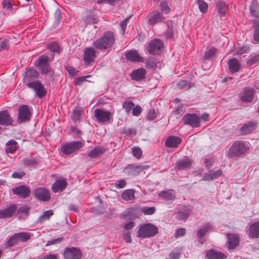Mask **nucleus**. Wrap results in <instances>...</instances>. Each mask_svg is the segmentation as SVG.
I'll list each match as a JSON object with an SVG mask.
<instances>
[{
	"label": "nucleus",
	"mask_w": 259,
	"mask_h": 259,
	"mask_svg": "<svg viewBox=\"0 0 259 259\" xmlns=\"http://www.w3.org/2000/svg\"><path fill=\"white\" fill-rule=\"evenodd\" d=\"M96 53V50L93 48H87L84 50L83 60L85 65H89L92 62H95L97 57Z\"/></svg>",
	"instance_id": "nucleus-24"
},
{
	"label": "nucleus",
	"mask_w": 259,
	"mask_h": 259,
	"mask_svg": "<svg viewBox=\"0 0 259 259\" xmlns=\"http://www.w3.org/2000/svg\"><path fill=\"white\" fill-rule=\"evenodd\" d=\"M226 236L227 241L226 243V246L228 250H234L239 246L240 239L238 234L228 233Z\"/></svg>",
	"instance_id": "nucleus-17"
},
{
	"label": "nucleus",
	"mask_w": 259,
	"mask_h": 259,
	"mask_svg": "<svg viewBox=\"0 0 259 259\" xmlns=\"http://www.w3.org/2000/svg\"><path fill=\"white\" fill-rule=\"evenodd\" d=\"M82 21L85 26L97 24L99 21L98 14L93 10H90L82 18Z\"/></svg>",
	"instance_id": "nucleus-20"
},
{
	"label": "nucleus",
	"mask_w": 259,
	"mask_h": 259,
	"mask_svg": "<svg viewBox=\"0 0 259 259\" xmlns=\"http://www.w3.org/2000/svg\"><path fill=\"white\" fill-rule=\"evenodd\" d=\"M34 197L40 201L47 202L51 199L50 191L45 187H38L33 191Z\"/></svg>",
	"instance_id": "nucleus-16"
},
{
	"label": "nucleus",
	"mask_w": 259,
	"mask_h": 259,
	"mask_svg": "<svg viewBox=\"0 0 259 259\" xmlns=\"http://www.w3.org/2000/svg\"><path fill=\"white\" fill-rule=\"evenodd\" d=\"M249 149L248 143L242 140H237L233 143L229 149L226 156L229 159H233L244 155Z\"/></svg>",
	"instance_id": "nucleus-3"
},
{
	"label": "nucleus",
	"mask_w": 259,
	"mask_h": 259,
	"mask_svg": "<svg viewBox=\"0 0 259 259\" xmlns=\"http://www.w3.org/2000/svg\"><path fill=\"white\" fill-rule=\"evenodd\" d=\"M17 209V205L15 204H12L7 208L0 210V219L12 218L15 213Z\"/></svg>",
	"instance_id": "nucleus-32"
},
{
	"label": "nucleus",
	"mask_w": 259,
	"mask_h": 259,
	"mask_svg": "<svg viewBox=\"0 0 259 259\" xmlns=\"http://www.w3.org/2000/svg\"><path fill=\"white\" fill-rule=\"evenodd\" d=\"M255 90L253 88L245 87L238 95L239 99L242 102L249 103L253 101Z\"/></svg>",
	"instance_id": "nucleus-12"
},
{
	"label": "nucleus",
	"mask_w": 259,
	"mask_h": 259,
	"mask_svg": "<svg viewBox=\"0 0 259 259\" xmlns=\"http://www.w3.org/2000/svg\"><path fill=\"white\" fill-rule=\"evenodd\" d=\"M27 87L32 90L34 92L36 96L39 99L43 98L47 94V91L44 85L38 80L28 83Z\"/></svg>",
	"instance_id": "nucleus-11"
},
{
	"label": "nucleus",
	"mask_w": 259,
	"mask_h": 259,
	"mask_svg": "<svg viewBox=\"0 0 259 259\" xmlns=\"http://www.w3.org/2000/svg\"><path fill=\"white\" fill-rule=\"evenodd\" d=\"M147 73L146 69L141 67L133 70L130 73V77L132 80L140 82L146 79Z\"/></svg>",
	"instance_id": "nucleus-21"
},
{
	"label": "nucleus",
	"mask_w": 259,
	"mask_h": 259,
	"mask_svg": "<svg viewBox=\"0 0 259 259\" xmlns=\"http://www.w3.org/2000/svg\"><path fill=\"white\" fill-rule=\"evenodd\" d=\"M155 207L154 206H144L141 209V211L146 215H152L155 213Z\"/></svg>",
	"instance_id": "nucleus-57"
},
{
	"label": "nucleus",
	"mask_w": 259,
	"mask_h": 259,
	"mask_svg": "<svg viewBox=\"0 0 259 259\" xmlns=\"http://www.w3.org/2000/svg\"><path fill=\"white\" fill-rule=\"evenodd\" d=\"M163 42L159 38L151 40L145 47L147 52L152 55H159L164 49Z\"/></svg>",
	"instance_id": "nucleus-6"
},
{
	"label": "nucleus",
	"mask_w": 259,
	"mask_h": 259,
	"mask_svg": "<svg viewBox=\"0 0 259 259\" xmlns=\"http://www.w3.org/2000/svg\"><path fill=\"white\" fill-rule=\"evenodd\" d=\"M115 34L114 32L105 31L100 38L94 41L93 45L97 50L104 51L111 49L115 43Z\"/></svg>",
	"instance_id": "nucleus-2"
},
{
	"label": "nucleus",
	"mask_w": 259,
	"mask_h": 259,
	"mask_svg": "<svg viewBox=\"0 0 259 259\" xmlns=\"http://www.w3.org/2000/svg\"><path fill=\"white\" fill-rule=\"evenodd\" d=\"M218 52L219 50L214 47H211L209 49L207 48L204 55L200 58V61L202 63H205L207 60H213L215 59Z\"/></svg>",
	"instance_id": "nucleus-29"
},
{
	"label": "nucleus",
	"mask_w": 259,
	"mask_h": 259,
	"mask_svg": "<svg viewBox=\"0 0 259 259\" xmlns=\"http://www.w3.org/2000/svg\"><path fill=\"white\" fill-rule=\"evenodd\" d=\"M181 122L184 125H189L193 128H198L201 126L200 117L195 113L185 114L182 118Z\"/></svg>",
	"instance_id": "nucleus-7"
},
{
	"label": "nucleus",
	"mask_w": 259,
	"mask_h": 259,
	"mask_svg": "<svg viewBox=\"0 0 259 259\" xmlns=\"http://www.w3.org/2000/svg\"><path fill=\"white\" fill-rule=\"evenodd\" d=\"M17 142L15 140H11L6 143V146H9L6 150V152L8 153H14L18 149Z\"/></svg>",
	"instance_id": "nucleus-47"
},
{
	"label": "nucleus",
	"mask_w": 259,
	"mask_h": 259,
	"mask_svg": "<svg viewBox=\"0 0 259 259\" xmlns=\"http://www.w3.org/2000/svg\"><path fill=\"white\" fill-rule=\"evenodd\" d=\"M63 256L65 259H81L82 253L79 247H67L65 248Z\"/></svg>",
	"instance_id": "nucleus-15"
},
{
	"label": "nucleus",
	"mask_w": 259,
	"mask_h": 259,
	"mask_svg": "<svg viewBox=\"0 0 259 259\" xmlns=\"http://www.w3.org/2000/svg\"><path fill=\"white\" fill-rule=\"evenodd\" d=\"M159 114V111L158 109L151 108L147 111L145 119L146 120L154 121L157 119Z\"/></svg>",
	"instance_id": "nucleus-42"
},
{
	"label": "nucleus",
	"mask_w": 259,
	"mask_h": 259,
	"mask_svg": "<svg viewBox=\"0 0 259 259\" xmlns=\"http://www.w3.org/2000/svg\"><path fill=\"white\" fill-rule=\"evenodd\" d=\"M69 131L70 133H74L76 137L80 138V136L82 134V132L79 128H77L76 126L71 125L69 127Z\"/></svg>",
	"instance_id": "nucleus-62"
},
{
	"label": "nucleus",
	"mask_w": 259,
	"mask_h": 259,
	"mask_svg": "<svg viewBox=\"0 0 259 259\" xmlns=\"http://www.w3.org/2000/svg\"><path fill=\"white\" fill-rule=\"evenodd\" d=\"M165 19V17L163 16L162 12L155 11L151 12L149 15L148 23L149 25L154 26L157 23L163 22Z\"/></svg>",
	"instance_id": "nucleus-19"
},
{
	"label": "nucleus",
	"mask_w": 259,
	"mask_h": 259,
	"mask_svg": "<svg viewBox=\"0 0 259 259\" xmlns=\"http://www.w3.org/2000/svg\"><path fill=\"white\" fill-rule=\"evenodd\" d=\"M186 234V230L184 228H178L176 230L174 236L175 238H178L180 237L184 236Z\"/></svg>",
	"instance_id": "nucleus-64"
},
{
	"label": "nucleus",
	"mask_w": 259,
	"mask_h": 259,
	"mask_svg": "<svg viewBox=\"0 0 259 259\" xmlns=\"http://www.w3.org/2000/svg\"><path fill=\"white\" fill-rule=\"evenodd\" d=\"M144 170V167L142 165L129 164L124 168L123 171L128 176H137Z\"/></svg>",
	"instance_id": "nucleus-23"
},
{
	"label": "nucleus",
	"mask_w": 259,
	"mask_h": 259,
	"mask_svg": "<svg viewBox=\"0 0 259 259\" xmlns=\"http://www.w3.org/2000/svg\"><path fill=\"white\" fill-rule=\"evenodd\" d=\"M124 56L126 60L131 62H144V58L140 55L137 50H128Z\"/></svg>",
	"instance_id": "nucleus-26"
},
{
	"label": "nucleus",
	"mask_w": 259,
	"mask_h": 259,
	"mask_svg": "<svg viewBox=\"0 0 259 259\" xmlns=\"http://www.w3.org/2000/svg\"><path fill=\"white\" fill-rule=\"evenodd\" d=\"M182 142V139L181 137L171 135L166 139L164 145L167 148H177L181 144Z\"/></svg>",
	"instance_id": "nucleus-28"
},
{
	"label": "nucleus",
	"mask_w": 259,
	"mask_h": 259,
	"mask_svg": "<svg viewBox=\"0 0 259 259\" xmlns=\"http://www.w3.org/2000/svg\"><path fill=\"white\" fill-rule=\"evenodd\" d=\"M199 9L203 14L206 13L208 10V5L204 0H197Z\"/></svg>",
	"instance_id": "nucleus-55"
},
{
	"label": "nucleus",
	"mask_w": 259,
	"mask_h": 259,
	"mask_svg": "<svg viewBox=\"0 0 259 259\" xmlns=\"http://www.w3.org/2000/svg\"><path fill=\"white\" fill-rule=\"evenodd\" d=\"M94 116L99 122L110 123L113 119V113L105 109L97 108L94 111Z\"/></svg>",
	"instance_id": "nucleus-8"
},
{
	"label": "nucleus",
	"mask_w": 259,
	"mask_h": 259,
	"mask_svg": "<svg viewBox=\"0 0 259 259\" xmlns=\"http://www.w3.org/2000/svg\"><path fill=\"white\" fill-rule=\"evenodd\" d=\"M83 146V144L82 142L80 141H74L64 144L61 146L60 150L63 154L69 155L78 150Z\"/></svg>",
	"instance_id": "nucleus-10"
},
{
	"label": "nucleus",
	"mask_w": 259,
	"mask_h": 259,
	"mask_svg": "<svg viewBox=\"0 0 259 259\" xmlns=\"http://www.w3.org/2000/svg\"><path fill=\"white\" fill-rule=\"evenodd\" d=\"M14 194L18 195L20 198H26L31 194L30 188L26 185H21L12 189Z\"/></svg>",
	"instance_id": "nucleus-25"
},
{
	"label": "nucleus",
	"mask_w": 259,
	"mask_h": 259,
	"mask_svg": "<svg viewBox=\"0 0 259 259\" xmlns=\"http://www.w3.org/2000/svg\"><path fill=\"white\" fill-rule=\"evenodd\" d=\"M250 48L248 46L245 45L241 46L240 44L237 45L233 53L234 55H241L243 54L249 53Z\"/></svg>",
	"instance_id": "nucleus-48"
},
{
	"label": "nucleus",
	"mask_w": 259,
	"mask_h": 259,
	"mask_svg": "<svg viewBox=\"0 0 259 259\" xmlns=\"http://www.w3.org/2000/svg\"><path fill=\"white\" fill-rule=\"evenodd\" d=\"M32 113L27 105L19 106L18 109L17 121L19 123L27 122L30 120Z\"/></svg>",
	"instance_id": "nucleus-9"
},
{
	"label": "nucleus",
	"mask_w": 259,
	"mask_h": 259,
	"mask_svg": "<svg viewBox=\"0 0 259 259\" xmlns=\"http://www.w3.org/2000/svg\"><path fill=\"white\" fill-rule=\"evenodd\" d=\"M144 62L148 69L156 70L157 68V59L154 57H149Z\"/></svg>",
	"instance_id": "nucleus-43"
},
{
	"label": "nucleus",
	"mask_w": 259,
	"mask_h": 259,
	"mask_svg": "<svg viewBox=\"0 0 259 259\" xmlns=\"http://www.w3.org/2000/svg\"><path fill=\"white\" fill-rule=\"evenodd\" d=\"M216 6L218 11L219 16L221 18L226 16L227 11L228 10L229 5L223 0H218L216 3Z\"/></svg>",
	"instance_id": "nucleus-39"
},
{
	"label": "nucleus",
	"mask_w": 259,
	"mask_h": 259,
	"mask_svg": "<svg viewBox=\"0 0 259 259\" xmlns=\"http://www.w3.org/2000/svg\"><path fill=\"white\" fill-rule=\"evenodd\" d=\"M227 64L229 72L231 73H235L239 71L241 68V64L240 61L236 58L230 59Z\"/></svg>",
	"instance_id": "nucleus-36"
},
{
	"label": "nucleus",
	"mask_w": 259,
	"mask_h": 259,
	"mask_svg": "<svg viewBox=\"0 0 259 259\" xmlns=\"http://www.w3.org/2000/svg\"><path fill=\"white\" fill-rule=\"evenodd\" d=\"M192 163L193 160L185 156L175 163L174 169L176 171L187 170L191 167Z\"/></svg>",
	"instance_id": "nucleus-18"
},
{
	"label": "nucleus",
	"mask_w": 259,
	"mask_h": 259,
	"mask_svg": "<svg viewBox=\"0 0 259 259\" xmlns=\"http://www.w3.org/2000/svg\"><path fill=\"white\" fill-rule=\"evenodd\" d=\"M10 48V40L8 39H5L2 42H0V52L8 50Z\"/></svg>",
	"instance_id": "nucleus-61"
},
{
	"label": "nucleus",
	"mask_w": 259,
	"mask_h": 259,
	"mask_svg": "<svg viewBox=\"0 0 259 259\" xmlns=\"http://www.w3.org/2000/svg\"><path fill=\"white\" fill-rule=\"evenodd\" d=\"M65 69L67 71L70 76H74L76 75L77 73L79 72L78 70H76L75 68L72 66L67 65L65 66Z\"/></svg>",
	"instance_id": "nucleus-63"
},
{
	"label": "nucleus",
	"mask_w": 259,
	"mask_h": 259,
	"mask_svg": "<svg viewBox=\"0 0 259 259\" xmlns=\"http://www.w3.org/2000/svg\"><path fill=\"white\" fill-rule=\"evenodd\" d=\"M135 190L134 189H127L124 191L121 195V198L125 201L133 200L135 199Z\"/></svg>",
	"instance_id": "nucleus-44"
},
{
	"label": "nucleus",
	"mask_w": 259,
	"mask_h": 259,
	"mask_svg": "<svg viewBox=\"0 0 259 259\" xmlns=\"http://www.w3.org/2000/svg\"><path fill=\"white\" fill-rule=\"evenodd\" d=\"M120 135L124 136L125 139L129 137H133L136 135L137 132L135 128H123L120 131Z\"/></svg>",
	"instance_id": "nucleus-49"
},
{
	"label": "nucleus",
	"mask_w": 259,
	"mask_h": 259,
	"mask_svg": "<svg viewBox=\"0 0 259 259\" xmlns=\"http://www.w3.org/2000/svg\"><path fill=\"white\" fill-rule=\"evenodd\" d=\"M14 120L7 110L0 111V125L5 126L14 125Z\"/></svg>",
	"instance_id": "nucleus-31"
},
{
	"label": "nucleus",
	"mask_w": 259,
	"mask_h": 259,
	"mask_svg": "<svg viewBox=\"0 0 259 259\" xmlns=\"http://www.w3.org/2000/svg\"><path fill=\"white\" fill-rule=\"evenodd\" d=\"M132 154L135 157L139 159L142 157V151L140 147L135 146L132 148Z\"/></svg>",
	"instance_id": "nucleus-58"
},
{
	"label": "nucleus",
	"mask_w": 259,
	"mask_h": 259,
	"mask_svg": "<svg viewBox=\"0 0 259 259\" xmlns=\"http://www.w3.org/2000/svg\"><path fill=\"white\" fill-rule=\"evenodd\" d=\"M67 184L65 179H58L52 184L51 190L54 193L62 192L67 187Z\"/></svg>",
	"instance_id": "nucleus-34"
},
{
	"label": "nucleus",
	"mask_w": 259,
	"mask_h": 259,
	"mask_svg": "<svg viewBox=\"0 0 259 259\" xmlns=\"http://www.w3.org/2000/svg\"><path fill=\"white\" fill-rule=\"evenodd\" d=\"M53 214L54 212L52 210L45 211L44 213L38 218L37 221L39 223H42L47 220H49L50 217Z\"/></svg>",
	"instance_id": "nucleus-52"
},
{
	"label": "nucleus",
	"mask_w": 259,
	"mask_h": 259,
	"mask_svg": "<svg viewBox=\"0 0 259 259\" xmlns=\"http://www.w3.org/2000/svg\"><path fill=\"white\" fill-rule=\"evenodd\" d=\"M140 210L137 206L129 207L126 209V215L128 217H137L139 214Z\"/></svg>",
	"instance_id": "nucleus-50"
},
{
	"label": "nucleus",
	"mask_w": 259,
	"mask_h": 259,
	"mask_svg": "<svg viewBox=\"0 0 259 259\" xmlns=\"http://www.w3.org/2000/svg\"><path fill=\"white\" fill-rule=\"evenodd\" d=\"M223 174V171L221 169H219L216 171L210 170L209 173L205 172L204 174L202 180L205 181H211L217 179Z\"/></svg>",
	"instance_id": "nucleus-35"
},
{
	"label": "nucleus",
	"mask_w": 259,
	"mask_h": 259,
	"mask_svg": "<svg viewBox=\"0 0 259 259\" xmlns=\"http://www.w3.org/2000/svg\"><path fill=\"white\" fill-rule=\"evenodd\" d=\"M159 6L161 8L160 12H162V13L163 12L166 15L170 13L171 9L168 6V2L167 1L162 0L160 2Z\"/></svg>",
	"instance_id": "nucleus-53"
},
{
	"label": "nucleus",
	"mask_w": 259,
	"mask_h": 259,
	"mask_svg": "<svg viewBox=\"0 0 259 259\" xmlns=\"http://www.w3.org/2000/svg\"><path fill=\"white\" fill-rule=\"evenodd\" d=\"M46 47L54 53L51 55V59H50L48 55L42 54L39 56L34 62V65L38 68L42 75L47 74L53 71L49 62L54 60L55 53L59 54L63 51V48L57 41H53L48 44Z\"/></svg>",
	"instance_id": "nucleus-1"
},
{
	"label": "nucleus",
	"mask_w": 259,
	"mask_h": 259,
	"mask_svg": "<svg viewBox=\"0 0 259 259\" xmlns=\"http://www.w3.org/2000/svg\"><path fill=\"white\" fill-rule=\"evenodd\" d=\"M39 76V72L32 68L26 67L25 69L23 78V83L28 87V83L35 81Z\"/></svg>",
	"instance_id": "nucleus-13"
},
{
	"label": "nucleus",
	"mask_w": 259,
	"mask_h": 259,
	"mask_svg": "<svg viewBox=\"0 0 259 259\" xmlns=\"http://www.w3.org/2000/svg\"><path fill=\"white\" fill-rule=\"evenodd\" d=\"M30 238L31 235L29 233H15L7 240L5 245L7 248L13 247L27 242Z\"/></svg>",
	"instance_id": "nucleus-4"
},
{
	"label": "nucleus",
	"mask_w": 259,
	"mask_h": 259,
	"mask_svg": "<svg viewBox=\"0 0 259 259\" xmlns=\"http://www.w3.org/2000/svg\"><path fill=\"white\" fill-rule=\"evenodd\" d=\"M158 227L150 223L141 224L137 232V237L142 239L151 238L158 234Z\"/></svg>",
	"instance_id": "nucleus-5"
},
{
	"label": "nucleus",
	"mask_w": 259,
	"mask_h": 259,
	"mask_svg": "<svg viewBox=\"0 0 259 259\" xmlns=\"http://www.w3.org/2000/svg\"><path fill=\"white\" fill-rule=\"evenodd\" d=\"M246 234L250 239H258L259 238V221L250 224L246 230Z\"/></svg>",
	"instance_id": "nucleus-27"
},
{
	"label": "nucleus",
	"mask_w": 259,
	"mask_h": 259,
	"mask_svg": "<svg viewBox=\"0 0 259 259\" xmlns=\"http://www.w3.org/2000/svg\"><path fill=\"white\" fill-rule=\"evenodd\" d=\"M257 126V122L255 121H248L243 124L239 130L240 135L246 136L253 133Z\"/></svg>",
	"instance_id": "nucleus-22"
},
{
	"label": "nucleus",
	"mask_w": 259,
	"mask_h": 259,
	"mask_svg": "<svg viewBox=\"0 0 259 259\" xmlns=\"http://www.w3.org/2000/svg\"><path fill=\"white\" fill-rule=\"evenodd\" d=\"M82 113L83 110L82 108L78 106H75L72 111V120L74 122L79 121Z\"/></svg>",
	"instance_id": "nucleus-45"
},
{
	"label": "nucleus",
	"mask_w": 259,
	"mask_h": 259,
	"mask_svg": "<svg viewBox=\"0 0 259 259\" xmlns=\"http://www.w3.org/2000/svg\"><path fill=\"white\" fill-rule=\"evenodd\" d=\"M246 64L248 66H252L254 64H259V53L250 57V58L246 61Z\"/></svg>",
	"instance_id": "nucleus-56"
},
{
	"label": "nucleus",
	"mask_w": 259,
	"mask_h": 259,
	"mask_svg": "<svg viewBox=\"0 0 259 259\" xmlns=\"http://www.w3.org/2000/svg\"><path fill=\"white\" fill-rule=\"evenodd\" d=\"M105 151L106 149L104 147L96 146L87 153V156L91 158H96L100 157Z\"/></svg>",
	"instance_id": "nucleus-38"
},
{
	"label": "nucleus",
	"mask_w": 259,
	"mask_h": 259,
	"mask_svg": "<svg viewBox=\"0 0 259 259\" xmlns=\"http://www.w3.org/2000/svg\"><path fill=\"white\" fill-rule=\"evenodd\" d=\"M213 226L210 223H207L202 225L196 233L198 242L202 245L206 241L205 235L212 229Z\"/></svg>",
	"instance_id": "nucleus-14"
},
{
	"label": "nucleus",
	"mask_w": 259,
	"mask_h": 259,
	"mask_svg": "<svg viewBox=\"0 0 259 259\" xmlns=\"http://www.w3.org/2000/svg\"><path fill=\"white\" fill-rule=\"evenodd\" d=\"M33 153L31 154L30 157L25 158L23 160V164L26 167H36L40 162V160L38 156L33 157Z\"/></svg>",
	"instance_id": "nucleus-37"
},
{
	"label": "nucleus",
	"mask_w": 259,
	"mask_h": 259,
	"mask_svg": "<svg viewBox=\"0 0 259 259\" xmlns=\"http://www.w3.org/2000/svg\"><path fill=\"white\" fill-rule=\"evenodd\" d=\"M252 28L253 29V40L256 44H259V20H250Z\"/></svg>",
	"instance_id": "nucleus-41"
},
{
	"label": "nucleus",
	"mask_w": 259,
	"mask_h": 259,
	"mask_svg": "<svg viewBox=\"0 0 259 259\" xmlns=\"http://www.w3.org/2000/svg\"><path fill=\"white\" fill-rule=\"evenodd\" d=\"M207 259H227V255L221 251L211 248L205 251Z\"/></svg>",
	"instance_id": "nucleus-30"
},
{
	"label": "nucleus",
	"mask_w": 259,
	"mask_h": 259,
	"mask_svg": "<svg viewBox=\"0 0 259 259\" xmlns=\"http://www.w3.org/2000/svg\"><path fill=\"white\" fill-rule=\"evenodd\" d=\"M250 16L253 20H259V2L258 0H252L249 6Z\"/></svg>",
	"instance_id": "nucleus-33"
},
{
	"label": "nucleus",
	"mask_w": 259,
	"mask_h": 259,
	"mask_svg": "<svg viewBox=\"0 0 259 259\" xmlns=\"http://www.w3.org/2000/svg\"><path fill=\"white\" fill-rule=\"evenodd\" d=\"M167 26V29L164 33L165 36L167 39H172L174 36V27L169 25Z\"/></svg>",
	"instance_id": "nucleus-59"
},
{
	"label": "nucleus",
	"mask_w": 259,
	"mask_h": 259,
	"mask_svg": "<svg viewBox=\"0 0 259 259\" xmlns=\"http://www.w3.org/2000/svg\"><path fill=\"white\" fill-rule=\"evenodd\" d=\"M134 106L135 104L132 101H125L122 103V108L127 113H129L131 111Z\"/></svg>",
	"instance_id": "nucleus-54"
},
{
	"label": "nucleus",
	"mask_w": 259,
	"mask_h": 259,
	"mask_svg": "<svg viewBox=\"0 0 259 259\" xmlns=\"http://www.w3.org/2000/svg\"><path fill=\"white\" fill-rule=\"evenodd\" d=\"M91 75H88L84 76H81L77 77L75 79L74 81V84L75 85H78L80 86L82 84L83 82L85 81H86V78L90 77Z\"/></svg>",
	"instance_id": "nucleus-60"
},
{
	"label": "nucleus",
	"mask_w": 259,
	"mask_h": 259,
	"mask_svg": "<svg viewBox=\"0 0 259 259\" xmlns=\"http://www.w3.org/2000/svg\"><path fill=\"white\" fill-rule=\"evenodd\" d=\"M192 212L191 209L183 206L181 207L177 212V218L178 220L186 221Z\"/></svg>",
	"instance_id": "nucleus-40"
},
{
	"label": "nucleus",
	"mask_w": 259,
	"mask_h": 259,
	"mask_svg": "<svg viewBox=\"0 0 259 259\" xmlns=\"http://www.w3.org/2000/svg\"><path fill=\"white\" fill-rule=\"evenodd\" d=\"M30 208L26 205L20 206L17 210V214H19V218L21 219L23 217L28 215Z\"/></svg>",
	"instance_id": "nucleus-51"
},
{
	"label": "nucleus",
	"mask_w": 259,
	"mask_h": 259,
	"mask_svg": "<svg viewBox=\"0 0 259 259\" xmlns=\"http://www.w3.org/2000/svg\"><path fill=\"white\" fill-rule=\"evenodd\" d=\"M171 191V190L162 191L158 193V196L165 200H174L176 198V195Z\"/></svg>",
	"instance_id": "nucleus-46"
}]
</instances>
